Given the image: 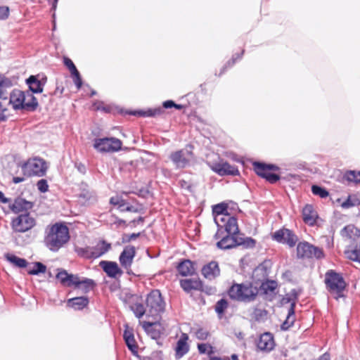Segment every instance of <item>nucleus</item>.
<instances>
[{"mask_svg": "<svg viewBox=\"0 0 360 360\" xmlns=\"http://www.w3.org/2000/svg\"><path fill=\"white\" fill-rule=\"evenodd\" d=\"M95 282L90 278H84L80 280L79 278V283H75V286L78 288L83 289L85 292L89 291L95 285Z\"/></svg>", "mask_w": 360, "mask_h": 360, "instance_id": "41", "label": "nucleus"}, {"mask_svg": "<svg viewBox=\"0 0 360 360\" xmlns=\"http://www.w3.org/2000/svg\"><path fill=\"white\" fill-rule=\"evenodd\" d=\"M13 83L10 78L6 77L3 74H0V89H8L13 86Z\"/></svg>", "mask_w": 360, "mask_h": 360, "instance_id": "47", "label": "nucleus"}, {"mask_svg": "<svg viewBox=\"0 0 360 360\" xmlns=\"http://www.w3.org/2000/svg\"><path fill=\"white\" fill-rule=\"evenodd\" d=\"M139 236H140V233H134L130 235H127V236H126V237H127V239H125V241L129 242L131 240H134L136 239Z\"/></svg>", "mask_w": 360, "mask_h": 360, "instance_id": "57", "label": "nucleus"}, {"mask_svg": "<svg viewBox=\"0 0 360 360\" xmlns=\"http://www.w3.org/2000/svg\"><path fill=\"white\" fill-rule=\"evenodd\" d=\"M215 238H221L219 230ZM240 245L245 248H251L255 245V240L250 237L243 238L241 236L227 233L226 236H221V240L217 243V248L221 250H229Z\"/></svg>", "mask_w": 360, "mask_h": 360, "instance_id": "2", "label": "nucleus"}, {"mask_svg": "<svg viewBox=\"0 0 360 360\" xmlns=\"http://www.w3.org/2000/svg\"><path fill=\"white\" fill-rule=\"evenodd\" d=\"M33 264V269H28L27 272L30 275H38L39 274H44L46 272V266L44 264L39 262H34Z\"/></svg>", "mask_w": 360, "mask_h": 360, "instance_id": "43", "label": "nucleus"}, {"mask_svg": "<svg viewBox=\"0 0 360 360\" xmlns=\"http://www.w3.org/2000/svg\"><path fill=\"white\" fill-rule=\"evenodd\" d=\"M0 202L3 203H7L9 202V199L6 198L1 191H0Z\"/></svg>", "mask_w": 360, "mask_h": 360, "instance_id": "60", "label": "nucleus"}, {"mask_svg": "<svg viewBox=\"0 0 360 360\" xmlns=\"http://www.w3.org/2000/svg\"><path fill=\"white\" fill-rule=\"evenodd\" d=\"M79 198L84 205H89L96 201V195L95 192L90 189L86 185H84L81 192L79 194Z\"/></svg>", "mask_w": 360, "mask_h": 360, "instance_id": "23", "label": "nucleus"}, {"mask_svg": "<svg viewBox=\"0 0 360 360\" xmlns=\"http://www.w3.org/2000/svg\"><path fill=\"white\" fill-rule=\"evenodd\" d=\"M177 270L183 276H192L195 273V264L191 260H184L178 265Z\"/></svg>", "mask_w": 360, "mask_h": 360, "instance_id": "28", "label": "nucleus"}, {"mask_svg": "<svg viewBox=\"0 0 360 360\" xmlns=\"http://www.w3.org/2000/svg\"><path fill=\"white\" fill-rule=\"evenodd\" d=\"M100 266L110 278H116L118 276H121L123 274L117 264L114 262L101 261Z\"/></svg>", "mask_w": 360, "mask_h": 360, "instance_id": "16", "label": "nucleus"}, {"mask_svg": "<svg viewBox=\"0 0 360 360\" xmlns=\"http://www.w3.org/2000/svg\"><path fill=\"white\" fill-rule=\"evenodd\" d=\"M5 257L9 262H11V264H14L18 267L25 268L27 265V262L26 259L23 258H20L14 255L6 254L5 255Z\"/></svg>", "mask_w": 360, "mask_h": 360, "instance_id": "38", "label": "nucleus"}, {"mask_svg": "<svg viewBox=\"0 0 360 360\" xmlns=\"http://www.w3.org/2000/svg\"><path fill=\"white\" fill-rule=\"evenodd\" d=\"M77 254L86 259H93V256L91 255V247L86 248H79L76 250Z\"/></svg>", "mask_w": 360, "mask_h": 360, "instance_id": "48", "label": "nucleus"}, {"mask_svg": "<svg viewBox=\"0 0 360 360\" xmlns=\"http://www.w3.org/2000/svg\"><path fill=\"white\" fill-rule=\"evenodd\" d=\"M124 201V200L123 199H122L117 196L112 197L110 200V204L114 205H117L119 209H120V205H122Z\"/></svg>", "mask_w": 360, "mask_h": 360, "instance_id": "55", "label": "nucleus"}, {"mask_svg": "<svg viewBox=\"0 0 360 360\" xmlns=\"http://www.w3.org/2000/svg\"><path fill=\"white\" fill-rule=\"evenodd\" d=\"M68 306L74 308L77 310L82 309L86 307L89 304V299L87 297H76L68 300Z\"/></svg>", "mask_w": 360, "mask_h": 360, "instance_id": "33", "label": "nucleus"}, {"mask_svg": "<svg viewBox=\"0 0 360 360\" xmlns=\"http://www.w3.org/2000/svg\"><path fill=\"white\" fill-rule=\"evenodd\" d=\"M188 340V335L186 333H182L175 347L176 358L180 359L188 353L189 350V346L187 343Z\"/></svg>", "mask_w": 360, "mask_h": 360, "instance_id": "20", "label": "nucleus"}, {"mask_svg": "<svg viewBox=\"0 0 360 360\" xmlns=\"http://www.w3.org/2000/svg\"><path fill=\"white\" fill-rule=\"evenodd\" d=\"M141 325L145 331L148 333L153 339H158L160 337L161 331L159 328H157L160 325L157 321H143L141 323Z\"/></svg>", "mask_w": 360, "mask_h": 360, "instance_id": "31", "label": "nucleus"}, {"mask_svg": "<svg viewBox=\"0 0 360 360\" xmlns=\"http://www.w3.org/2000/svg\"><path fill=\"white\" fill-rule=\"evenodd\" d=\"M316 217L317 214L314 210L313 206L311 205H306L302 210L303 221L306 224L313 226L316 223Z\"/></svg>", "mask_w": 360, "mask_h": 360, "instance_id": "30", "label": "nucleus"}, {"mask_svg": "<svg viewBox=\"0 0 360 360\" xmlns=\"http://www.w3.org/2000/svg\"><path fill=\"white\" fill-rule=\"evenodd\" d=\"M124 341L128 347V348L132 352H136L137 349V345L136 344V341L134 339L133 330L127 326L124 335H123Z\"/></svg>", "mask_w": 360, "mask_h": 360, "instance_id": "34", "label": "nucleus"}, {"mask_svg": "<svg viewBox=\"0 0 360 360\" xmlns=\"http://www.w3.org/2000/svg\"><path fill=\"white\" fill-rule=\"evenodd\" d=\"M257 347L261 350L271 351L274 347V340L271 333L262 334L257 343Z\"/></svg>", "mask_w": 360, "mask_h": 360, "instance_id": "25", "label": "nucleus"}, {"mask_svg": "<svg viewBox=\"0 0 360 360\" xmlns=\"http://www.w3.org/2000/svg\"><path fill=\"white\" fill-rule=\"evenodd\" d=\"M0 98L3 100L8 98V92L6 88L0 89Z\"/></svg>", "mask_w": 360, "mask_h": 360, "instance_id": "58", "label": "nucleus"}, {"mask_svg": "<svg viewBox=\"0 0 360 360\" xmlns=\"http://www.w3.org/2000/svg\"><path fill=\"white\" fill-rule=\"evenodd\" d=\"M35 225V219L28 212L19 214L11 222L12 229L15 232L23 233L29 231Z\"/></svg>", "mask_w": 360, "mask_h": 360, "instance_id": "7", "label": "nucleus"}, {"mask_svg": "<svg viewBox=\"0 0 360 360\" xmlns=\"http://www.w3.org/2000/svg\"><path fill=\"white\" fill-rule=\"evenodd\" d=\"M253 165L257 174L266 179L269 182L274 184L279 180V176L271 172V171L278 169L277 166L274 165H266L257 162H255Z\"/></svg>", "mask_w": 360, "mask_h": 360, "instance_id": "10", "label": "nucleus"}, {"mask_svg": "<svg viewBox=\"0 0 360 360\" xmlns=\"http://www.w3.org/2000/svg\"><path fill=\"white\" fill-rule=\"evenodd\" d=\"M69 239V230L67 226L56 223L46 231L44 243L51 251L57 252L68 242Z\"/></svg>", "mask_w": 360, "mask_h": 360, "instance_id": "1", "label": "nucleus"}, {"mask_svg": "<svg viewBox=\"0 0 360 360\" xmlns=\"http://www.w3.org/2000/svg\"><path fill=\"white\" fill-rule=\"evenodd\" d=\"M212 212L214 214V221L217 226L221 225V221H224V218L226 215H230L228 212V206L226 203L215 205L213 206Z\"/></svg>", "mask_w": 360, "mask_h": 360, "instance_id": "21", "label": "nucleus"}, {"mask_svg": "<svg viewBox=\"0 0 360 360\" xmlns=\"http://www.w3.org/2000/svg\"><path fill=\"white\" fill-rule=\"evenodd\" d=\"M192 153L187 149H182L172 153L169 158L177 168H184L188 165Z\"/></svg>", "mask_w": 360, "mask_h": 360, "instance_id": "13", "label": "nucleus"}, {"mask_svg": "<svg viewBox=\"0 0 360 360\" xmlns=\"http://www.w3.org/2000/svg\"><path fill=\"white\" fill-rule=\"evenodd\" d=\"M147 316L156 319L161 313L164 312L165 302L158 290H152L146 297Z\"/></svg>", "mask_w": 360, "mask_h": 360, "instance_id": "4", "label": "nucleus"}, {"mask_svg": "<svg viewBox=\"0 0 360 360\" xmlns=\"http://www.w3.org/2000/svg\"><path fill=\"white\" fill-rule=\"evenodd\" d=\"M202 275L208 279H213L220 274V269L217 262H211L202 269Z\"/></svg>", "mask_w": 360, "mask_h": 360, "instance_id": "24", "label": "nucleus"}, {"mask_svg": "<svg viewBox=\"0 0 360 360\" xmlns=\"http://www.w3.org/2000/svg\"><path fill=\"white\" fill-rule=\"evenodd\" d=\"M64 64L67 66V68L70 70L71 75L73 77L74 83L75 84L77 88L79 89L81 88L82 82V78L80 77L79 72L76 68L73 62L68 58H64Z\"/></svg>", "mask_w": 360, "mask_h": 360, "instance_id": "26", "label": "nucleus"}, {"mask_svg": "<svg viewBox=\"0 0 360 360\" xmlns=\"http://www.w3.org/2000/svg\"><path fill=\"white\" fill-rule=\"evenodd\" d=\"M22 180H23V179L22 178H20V177H15V178H13V182L15 183V184L20 183Z\"/></svg>", "mask_w": 360, "mask_h": 360, "instance_id": "64", "label": "nucleus"}, {"mask_svg": "<svg viewBox=\"0 0 360 360\" xmlns=\"http://www.w3.org/2000/svg\"><path fill=\"white\" fill-rule=\"evenodd\" d=\"M135 255V248L132 245L126 246L123 251L121 252L119 257V260L122 266L125 269H129L131 266Z\"/></svg>", "mask_w": 360, "mask_h": 360, "instance_id": "14", "label": "nucleus"}, {"mask_svg": "<svg viewBox=\"0 0 360 360\" xmlns=\"http://www.w3.org/2000/svg\"><path fill=\"white\" fill-rule=\"evenodd\" d=\"M9 9L7 6H0V20H4L8 18Z\"/></svg>", "mask_w": 360, "mask_h": 360, "instance_id": "54", "label": "nucleus"}, {"mask_svg": "<svg viewBox=\"0 0 360 360\" xmlns=\"http://www.w3.org/2000/svg\"><path fill=\"white\" fill-rule=\"evenodd\" d=\"M37 188L38 189L42 192V193H44L46 191H47L48 190V184H47V181L45 180V179H40L38 182H37Z\"/></svg>", "mask_w": 360, "mask_h": 360, "instance_id": "53", "label": "nucleus"}, {"mask_svg": "<svg viewBox=\"0 0 360 360\" xmlns=\"http://www.w3.org/2000/svg\"><path fill=\"white\" fill-rule=\"evenodd\" d=\"M209 333L202 328L198 329L195 333V336L198 340H205L207 338Z\"/></svg>", "mask_w": 360, "mask_h": 360, "instance_id": "52", "label": "nucleus"}, {"mask_svg": "<svg viewBox=\"0 0 360 360\" xmlns=\"http://www.w3.org/2000/svg\"><path fill=\"white\" fill-rule=\"evenodd\" d=\"M32 202L27 201L24 198H18L10 206L11 210L15 213L21 212H27V210L32 208Z\"/></svg>", "mask_w": 360, "mask_h": 360, "instance_id": "22", "label": "nucleus"}, {"mask_svg": "<svg viewBox=\"0 0 360 360\" xmlns=\"http://www.w3.org/2000/svg\"><path fill=\"white\" fill-rule=\"evenodd\" d=\"M347 257L350 260L360 263V251L357 250L347 251L345 252Z\"/></svg>", "mask_w": 360, "mask_h": 360, "instance_id": "49", "label": "nucleus"}, {"mask_svg": "<svg viewBox=\"0 0 360 360\" xmlns=\"http://www.w3.org/2000/svg\"><path fill=\"white\" fill-rule=\"evenodd\" d=\"M343 179L348 183H354L355 184L360 183V172L355 170L347 171L343 175Z\"/></svg>", "mask_w": 360, "mask_h": 360, "instance_id": "39", "label": "nucleus"}, {"mask_svg": "<svg viewBox=\"0 0 360 360\" xmlns=\"http://www.w3.org/2000/svg\"><path fill=\"white\" fill-rule=\"evenodd\" d=\"M318 360H330L329 354L326 353L323 354L321 356H320V358Z\"/></svg>", "mask_w": 360, "mask_h": 360, "instance_id": "62", "label": "nucleus"}, {"mask_svg": "<svg viewBox=\"0 0 360 360\" xmlns=\"http://www.w3.org/2000/svg\"><path fill=\"white\" fill-rule=\"evenodd\" d=\"M220 224L221 225L219 227H224L226 233L241 236L239 232L237 219L236 217H231V215H226L224 218V221H221Z\"/></svg>", "mask_w": 360, "mask_h": 360, "instance_id": "15", "label": "nucleus"}, {"mask_svg": "<svg viewBox=\"0 0 360 360\" xmlns=\"http://www.w3.org/2000/svg\"><path fill=\"white\" fill-rule=\"evenodd\" d=\"M295 302L293 301L291 303L290 309H288V316L286 317V319L281 325V329L283 330H288L293 325V323L295 321Z\"/></svg>", "mask_w": 360, "mask_h": 360, "instance_id": "35", "label": "nucleus"}, {"mask_svg": "<svg viewBox=\"0 0 360 360\" xmlns=\"http://www.w3.org/2000/svg\"><path fill=\"white\" fill-rule=\"evenodd\" d=\"M236 58H235V56H233V58L231 60H229L227 64L224 66V69L226 68L227 66H232L234 63H235V61H236Z\"/></svg>", "mask_w": 360, "mask_h": 360, "instance_id": "61", "label": "nucleus"}, {"mask_svg": "<svg viewBox=\"0 0 360 360\" xmlns=\"http://www.w3.org/2000/svg\"><path fill=\"white\" fill-rule=\"evenodd\" d=\"M228 307V302L225 299L219 300L215 304V311L219 315H222L225 309Z\"/></svg>", "mask_w": 360, "mask_h": 360, "instance_id": "45", "label": "nucleus"}, {"mask_svg": "<svg viewBox=\"0 0 360 360\" xmlns=\"http://www.w3.org/2000/svg\"><path fill=\"white\" fill-rule=\"evenodd\" d=\"M111 248L110 243L105 240L99 241L96 245L91 247V255L93 259L98 258L106 253Z\"/></svg>", "mask_w": 360, "mask_h": 360, "instance_id": "29", "label": "nucleus"}, {"mask_svg": "<svg viewBox=\"0 0 360 360\" xmlns=\"http://www.w3.org/2000/svg\"><path fill=\"white\" fill-rule=\"evenodd\" d=\"M273 238L277 242L288 245L290 248L294 247L298 240L297 236L288 229H282L276 231Z\"/></svg>", "mask_w": 360, "mask_h": 360, "instance_id": "12", "label": "nucleus"}, {"mask_svg": "<svg viewBox=\"0 0 360 360\" xmlns=\"http://www.w3.org/2000/svg\"><path fill=\"white\" fill-rule=\"evenodd\" d=\"M358 205H360V195L358 194L349 195L347 200L341 204V207L344 209Z\"/></svg>", "mask_w": 360, "mask_h": 360, "instance_id": "36", "label": "nucleus"}, {"mask_svg": "<svg viewBox=\"0 0 360 360\" xmlns=\"http://www.w3.org/2000/svg\"><path fill=\"white\" fill-rule=\"evenodd\" d=\"M46 82V77H42L39 79L37 76L31 75L26 79V83L29 86V91L32 94L41 93L44 89V86Z\"/></svg>", "mask_w": 360, "mask_h": 360, "instance_id": "18", "label": "nucleus"}, {"mask_svg": "<svg viewBox=\"0 0 360 360\" xmlns=\"http://www.w3.org/2000/svg\"><path fill=\"white\" fill-rule=\"evenodd\" d=\"M262 289L264 293H274L277 288V283L274 281H267L262 284Z\"/></svg>", "mask_w": 360, "mask_h": 360, "instance_id": "44", "label": "nucleus"}, {"mask_svg": "<svg viewBox=\"0 0 360 360\" xmlns=\"http://www.w3.org/2000/svg\"><path fill=\"white\" fill-rule=\"evenodd\" d=\"M297 255L299 258L321 259L324 257L323 250L307 242H302L297 245Z\"/></svg>", "mask_w": 360, "mask_h": 360, "instance_id": "8", "label": "nucleus"}, {"mask_svg": "<svg viewBox=\"0 0 360 360\" xmlns=\"http://www.w3.org/2000/svg\"><path fill=\"white\" fill-rule=\"evenodd\" d=\"M7 111L6 108H4L2 106L1 103L0 102V122H5L7 120V116L5 115V112Z\"/></svg>", "mask_w": 360, "mask_h": 360, "instance_id": "56", "label": "nucleus"}, {"mask_svg": "<svg viewBox=\"0 0 360 360\" xmlns=\"http://www.w3.org/2000/svg\"><path fill=\"white\" fill-rule=\"evenodd\" d=\"M56 278L60 281L62 285L68 287L72 286L75 283H79V277L77 275L69 274L63 269L58 271Z\"/></svg>", "mask_w": 360, "mask_h": 360, "instance_id": "19", "label": "nucleus"}, {"mask_svg": "<svg viewBox=\"0 0 360 360\" xmlns=\"http://www.w3.org/2000/svg\"><path fill=\"white\" fill-rule=\"evenodd\" d=\"M9 103L13 105V108L17 110H24L25 97H23V91L15 89L9 97Z\"/></svg>", "mask_w": 360, "mask_h": 360, "instance_id": "17", "label": "nucleus"}, {"mask_svg": "<svg viewBox=\"0 0 360 360\" xmlns=\"http://www.w3.org/2000/svg\"><path fill=\"white\" fill-rule=\"evenodd\" d=\"M181 287L187 292L192 290H200L202 282L198 279H183L180 281Z\"/></svg>", "mask_w": 360, "mask_h": 360, "instance_id": "32", "label": "nucleus"}, {"mask_svg": "<svg viewBox=\"0 0 360 360\" xmlns=\"http://www.w3.org/2000/svg\"><path fill=\"white\" fill-rule=\"evenodd\" d=\"M77 168H78V170L82 172V173H84L85 172V167L84 165H82V164H79L78 166H77Z\"/></svg>", "mask_w": 360, "mask_h": 360, "instance_id": "63", "label": "nucleus"}, {"mask_svg": "<svg viewBox=\"0 0 360 360\" xmlns=\"http://www.w3.org/2000/svg\"><path fill=\"white\" fill-rule=\"evenodd\" d=\"M22 169L25 173L29 176H42L46 172V166L44 160L35 158L25 162Z\"/></svg>", "mask_w": 360, "mask_h": 360, "instance_id": "9", "label": "nucleus"}, {"mask_svg": "<svg viewBox=\"0 0 360 360\" xmlns=\"http://www.w3.org/2000/svg\"><path fill=\"white\" fill-rule=\"evenodd\" d=\"M359 233V230L352 224L346 226L341 231L342 236L349 239H352L355 236H358Z\"/></svg>", "mask_w": 360, "mask_h": 360, "instance_id": "37", "label": "nucleus"}, {"mask_svg": "<svg viewBox=\"0 0 360 360\" xmlns=\"http://www.w3.org/2000/svg\"><path fill=\"white\" fill-rule=\"evenodd\" d=\"M120 210L122 212H124V211L133 212H138V210L135 207H134L132 205H129L125 202V200L122 202V205H120Z\"/></svg>", "mask_w": 360, "mask_h": 360, "instance_id": "51", "label": "nucleus"}, {"mask_svg": "<svg viewBox=\"0 0 360 360\" xmlns=\"http://www.w3.org/2000/svg\"><path fill=\"white\" fill-rule=\"evenodd\" d=\"M131 309L138 319H141L144 314L147 316L148 309L142 304L136 303L131 306Z\"/></svg>", "mask_w": 360, "mask_h": 360, "instance_id": "42", "label": "nucleus"}, {"mask_svg": "<svg viewBox=\"0 0 360 360\" xmlns=\"http://www.w3.org/2000/svg\"><path fill=\"white\" fill-rule=\"evenodd\" d=\"M210 169L220 176L238 175V169L233 165H230L226 161L220 160L218 162L209 164Z\"/></svg>", "mask_w": 360, "mask_h": 360, "instance_id": "11", "label": "nucleus"}, {"mask_svg": "<svg viewBox=\"0 0 360 360\" xmlns=\"http://www.w3.org/2000/svg\"><path fill=\"white\" fill-rule=\"evenodd\" d=\"M311 191L313 194L319 195L323 198H326L329 195L328 192L325 188L317 185L312 186Z\"/></svg>", "mask_w": 360, "mask_h": 360, "instance_id": "46", "label": "nucleus"}, {"mask_svg": "<svg viewBox=\"0 0 360 360\" xmlns=\"http://www.w3.org/2000/svg\"><path fill=\"white\" fill-rule=\"evenodd\" d=\"M325 283L329 292L334 295L335 299L344 297L346 283L343 277L333 270L326 274Z\"/></svg>", "mask_w": 360, "mask_h": 360, "instance_id": "5", "label": "nucleus"}, {"mask_svg": "<svg viewBox=\"0 0 360 360\" xmlns=\"http://www.w3.org/2000/svg\"><path fill=\"white\" fill-rule=\"evenodd\" d=\"M257 294V288L251 283L233 284L229 290L231 299L245 302L253 301Z\"/></svg>", "mask_w": 360, "mask_h": 360, "instance_id": "3", "label": "nucleus"}, {"mask_svg": "<svg viewBox=\"0 0 360 360\" xmlns=\"http://www.w3.org/2000/svg\"><path fill=\"white\" fill-rule=\"evenodd\" d=\"M163 112L161 108L148 109V110H139L133 113L134 115H139L142 117H155L160 115Z\"/></svg>", "mask_w": 360, "mask_h": 360, "instance_id": "40", "label": "nucleus"}, {"mask_svg": "<svg viewBox=\"0 0 360 360\" xmlns=\"http://www.w3.org/2000/svg\"><path fill=\"white\" fill-rule=\"evenodd\" d=\"M122 141L115 137L97 138L94 140V148L99 153H114L122 148Z\"/></svg>", "mask_w": 360, "mask_h": 360, "instance_id": "6", "label": "nucleus"}, {"mask_svg": "<svg viewBox=\"0 0 360 360\" xmlns=\"http://www.w3.org/2000/svg\"><path fill=\"white\" fill-rule=\"evenodd\" d=\"M23 97H25L24 110L34 112L37 110L39 103L37 98L30 91H23Z\"/></svg>", "mask_w": 360, "mask_h": 360, "instance_id": "27", "label": "nucleus"}, {"mask_svg": "<svg viewBox=\"0 0 360 360\" xmlns=\"http://www.w3.org/2000/svg\"><path fill=\"white\" fill-rule=\"evenodd\" d=\"M198 349L200 354L207 353L208 354H211L212 353V347L208 344H198Z\"/></svg>", "mask_w": 360, "mask_h": 360, "instance_id": "50", "label": "nucleus"}, {"mask_svg": "<svg viewBox=\"0 0 360 360\" xmlns=\"http://www.w3.org/2000/svg\"><path fill=\"white\" fill-rule=\"evenodd\" d=\"M175 105V103L172 101H166L163 103V107L165 108H170Z\"/></svg>", "mask_w": 360, "mask_h": 360, "instance_id": "59", "label": "nucleus"}]
</instances>
